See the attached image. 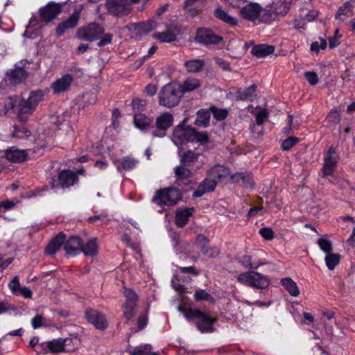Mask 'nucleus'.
I'll return each instance as SVG.
<instances>
[{
	"instance_id": "obj_1",
	"label": "nucleus",
	"mask_w": 355,
	"mask_h": 355,
	"mask_svg": "<svg viewBox=\"0 0 355 355\" xmlns=\"http://www.w3.org/2000/svg\"><path fill=\"white\" fill-rule=\"evenodd\" d=\"M104 32L105 28L101 24L92 22L79 28L76 32V37L87 42H94L101 39L98 46L102 47L110 44L112 40V35L104 34Z\"/></svg>"
},
{
	"instance_id": "obj_2",
	"label": "nucleus",
	"mask_w": 355,
	"mask_h": 355,
	"mask_svg": "<svg viewBox=\"0 0 355 355\" xmlns=\"http://www.w3.org/2000/svg\"><path fill=\"white\" fill-rule=\"evenodd\" d=\"M178 311L182 312L184 317L188 320L196 319V327L202 333H211L214 331V324L216 322V318L209 314L200 311L197 309H188L183 310L180 306Z\"/></svg>"
},
{
	"instance_id": "obj_3",
	"label": "nucleus",
	"mask_w": 355,
	"mask_h": 355,
	"mask_svg": "<svg viewBox=\"0 0 355 355\" xmlns=\"http://www.w3.org/2000/svg\"><path fill=\"white\" fill-rule=\"evenodd\" d=\"M182 97V94L178 85L166 84L159 92V104L167 108L173 107L178 105Z\"/></svg>"
},
{
	"instance_id": "obj_4",
	"label": "nucleus",
	"mask_w": 355,
	"mask_h": 355,
	"mask_svg": "<svg viewBox=\"0 0 355 355\" xmlns=\"http://www.w3.org/2000/svg\"><path fill=\"white\" fill-rule=\"evenodd\" d=\"M237 281L243 285L257 289H265L270 285L267 276L254 270L241 273L237 277Z\"/></svg>"
},
{
	"instance_id": "obj_5",
	"label": "nucleus",
	"mask_w": 355,
	"mask_h": 355,
	"mask_svg": "<svg viewBox=\"0 0 355 355\" xmlns=\"http://www.w3.org/2000/svg\"><path fill=\"white\" fill-rule=\"evenodd\" d=\"M44 93L41 90L33 91L27 99H21L18 104V117L24 119V115H31L35 110L39 103L43 101Z\"/></svg>"
},
{
	"instance_id": "obj_6",
	"label": "nucleus",
	"mask_w": 355,
	"mask_h": 355,
	"mask_svg": "<svg viewBox=\"0 0 355 355\" xmlns=\"http://www.w3.org/2000/svg\"><path fill=\"white\" fill-rule=\"evenodd\" d=\"M181 198L180 191L175 188H168L156 192L153 201L157 205L171 206Z\"/></svg>"
},
{
	"instance_id": "obj_7",
	"label": "nucleus",
	"mask_w": 355,
	"mask_h": 355,
	"mask_svg": "<svg viewBox=\"0 0 355 355\" xmlns=\"http://www.w3.org/2000/svg\"><path fill=\"white\" fill-rule=\"evenodd\" d=\"M174 121L173 115L168 112L160 113L155 120L154 130L152 132L153 137H164L166 135L167 130L173 125Z\"/></svg>"
},
{
	"instance_id": "obj_8",
	"label": "nucleus",
	"mask_w": 355,
	"mask_h": 355,
	"mask_svg": "<svg viewBox=\"0 0 355 355\" xmlns=\"http://www.w3.org/2000/svg\"><path fill=\"white\" fill-rule=\"evenodd\" d=\"M324 162L321 171L323 176L333 175L339 160V155L333 146L324 153Z\"/></svg>"
},
{
	"instance_id": "obj_9",
	"label": "nucleus",
	"mask_w": 355,
	"mask_h": 355,
	"mask_svg": "<svg viewBox=\"0 0 355 355\" xmlns=\"http://www.w3.org/2000/svg\"><path fill=\"white\" fill-rule=\"evenodd\" d=\"M123 295L125 301L123 306V315L127 320H131L135 315L139 297L132 289L124 288Z\"/></svg>"
},
{
	"instance_id": "obj_10",
	"label": "nucleus",
	"mask_w": 355,
	"mask_h": 355,
	"mask_svg": "<svg viewBox=\"0 0 355 355\" xmlns=\"http://www.w3.org/2000/svg\"><path fill=\"white\" fill-rule=\"evenodd\" d=\"M83 9L84 6L83 4L76 6L69 17L58 24L55 30V35L58 37H60L67 31L75 28L78 25L80 18V14Z\"/></svg>"
},
{
	"instance_id": "obj_11",
	"label": "nucleus",
	"mask_w": 355,
	"mask_h": 355,
	"mask_svg": "<svg viewBox=\"0 0 355 355\" xmlns=\"http://www.w3.org/2000/svg\"><path fill=\"white\" fill-rule=\"evenodd\" d=\"M83 9L84 6L83 4L76 6L69 17L58 24L55 30V35L58 37H60L67 31L75 28L78 25L80 18V14Z\"/></svg>"
},
{
	"instance_id": "obj_12",
	"label": "nucleus",
	"mask_w": 355,
	"mask_h": 355,
	"mask_svg": "<svg viewBox=\"0 0 355 355\" xmlns=\"http://www.w3.org/2000/svg\"><path fill=\"white\" fill-rule=\"evenodd\" d=\"M105 6L107 12L116 17L127 15L131 11L128 0H106Z\"/></svg>"
},
{
	"instance_id": "obj_13",
	"label": "nucleus",
	"mask_w": 355,
	"mask_h": 355,
	"mask_svg": "<svg viewBox=\"0 0 355 355\" xmlns=\"http://www.w3.org/2000/svg\"><path fill=\"white\" fill-rule=\"evenodd\" d=\"M66 2L55 3L53 1L48 3L44 7L40 9V14L42 20L47 23L60 15Z\"/></svg>"
},
{
	"instance_id": "obj_14",
	"label": "nucleus",
	"mask_w": 355,
	"mask_h": 355,
	"mask_svg": "<svg viewBox=\"0 0 355 355\" xmlns=\"http://www.w3.org/2000/svg\"><path fill=\"white\" fill-rule=\"evenodd\" d=\"M184 119L181 123L177 125L173 130L172 140L176 146H181L185 142H189L192 127L184 125Z\"/></svg>"
},
{
	"instance_id": "obj_15",
	"label": "nucleus",
	"mask_w": 355,
	"mask_h": 355,
	"mask_svg": "<svg viewBox=\"0 0 355 355\" xmlns=\"http://www.w3.org/2000/svg\"><path fill=\"white\" fill-rule=\"evenodd\" d=\"M58 184L53 183L52 187H60L62 189L73 186L78 180L76 174L70 170H63L58 173Z\"/></svg>"
},
{
	"instance_id": "obj_16",
	"label": "nucleus",
	"mask_w": 355,
	"mask_h": 355,
	"mask_svg": "<svg viewBox=\"0 0 355 355\" xmlns=\"http://www.w3.org/2000/svg\"><path fill=\"white\" fill-rule=\"evenodd\" d=\"M157 28V24L153 21L147 22L132 24L130 26V30L132 31V37L139 39L141 36L148 34L149 32Z\"/></svg>"
},
{
	"instance_id": "obj_17",
	"label": "nucleus",
	"mask_w": 355,
	"mask_h": 355,
	"mask_svg": "<svg viewBox=\"0 0 355 355\" xmlns=\"http://www.w3.org/2000/svg\"><path fill=\"white\" fill-rule=\"evenodd\" d=\"M85 318L98 329L103 330L107 326L105 315L101 314L97 311L93 309H87L85 311Z\"/></svg>"
},
{
	"instance_id": "obj_18",
	"label": "nucleus",
	"mask_w": 355,
	"mask_h": 355,
	"mask_svg": "<svg viewBox=\"0 0 355 355\" xmlns=\"http://www.w3.org/2000/svg\"><path fill=\"white\" fill-rule=\"evenodd\" d=\"M8 287L11 293L17 296H22L26 299H30L33 296L31 289L26 286H21L18 275L15 276L11 279L8 284Z\"/></svg>"
},
{
	"instance_id": "obj_19",
	"label": "nucleus",
	"mask_w": 355,
	"mask_h": 355,
	"mask_svg": "<svg viewBox=\"0 0 355 355\" xmlns=\"http://www.w3.org/2000/svg\"><path fill=\"white\" fill-rule=\"evenodd\" d=\"M261 12V8L257 3H248L243 6L241 10L240 14L245 19L249 21H254L259 18Z\"/></svg>"
},
{
	"instance_id": "obj_20",
	"label": "nucleus",
	"mask_w": 355,
	"mask_h": 355,
	"mask_svg": "<svg viewBox=\"0 0 355 355\" xmlns=\"http://www.w3.org/2000/svg\"><path fill=\"white\" fill-rule=\"evenodd\" d=\"M73 81V78L71 75L65 74L52 83L51 89L56 94L64 92L69 89Z\"/></svg>"
},
{
	"instance_id": "obj_21",
	"label": "nucleus",
	"mask_w": 355,
	"mask_h": 355,
	"mask_svg": "<svg viewBox=\"0 0 355 355\" xmlns=\"http://www.w3.org/2000/svg\"><path fill=\"white\" fill-rule=\"evenodd\" d=\"M221 40V37L207 29L198 30L196 36L197 42L205 44H218Z\"/></svg>"
},
{
	"instance_id": "obj_22",
	"label": "nucleus",
	"mask_w": 355,
	"mask_h": 355,
	"mask_svg": "<svg viewBox=\"0 0 355 355\" xmlns=\"http://www.w3.org/2000/svg\"><path fill=\"white\" fill-rule=\"evenodd\" d=\"M216 184V181L208 176L199 184L197 189L193 192V196L198 198L207 192L213 191L215 189Z\"/></svg>"
},
{
	"instance_id": "obj_23",
	"label": "nucleus",
	"mask_w": 355,
	"mask_h": 355,
	"mask_svg": "<svg viewBox=\"0 0 355 355\" xmlns=\"http://www.w3.org/2000/svg\"><path fill=\"white\" fill-rule=\"evenodd\" d=\"M133 122L135 126L142 132H147L153 127L151 118L144 113L135 114Z\"/></svg>"
},
{
	"instance_id": "obj_24",
	"label": "nucleus",
	"mask_w": 355,
	"mask_h": 355,
	"mask_svg": "<svg viewBox=\"0 0 355 355\" xmlns=\"http://www.w3.org/2000/svg\"><path fill=\"white\" fill-rule=\"evenodd\" d=\"M230 175V169L225 166L220 164L214 166L208 172V176L215 180L216 182L229 177Z\"/></svg>"
},
{
	"instance_id": "obj_25",
	"label": "nucleus",
	"mask_w": 355,
	"mask_h": 355,
	"mask_svg": "<svg viewBox=\"0 0 355 355\" xmlns=\"http://www.w3.org/2000/svg\"><path fill=\"white\" fill-rule=\"evenodd\" d=\"M82 242L78 236L70 237L64 245V250L69 255L75 256L80 253Z\"/></svg>"
},
{
	"instance_id": "obj_26",
	"label": "nucleus",
	"mask_w": 355,
	"mask_h": 355,
	"mask_svg": "<svg viewBox=\"0 0 355 355\" xmlns=\"http://www.w3.org/2000/svg\"><path fill=\"white\" fill-rule=\"evenodd\" d=\"M5 155L6 159L12 162H24L27 157L26 150H19L15 147H10L6 150Z\"/></svg>"
},
{
	"instance_id": "obj_27",
	"label": "nucleus",
	"mask_w": 355,
	"mask_h": 355,
	"mask_svg": "<svg viewBox=\"0 0 355 355\" xmlns=\"http://www.w3.org/2000/svg\"><path fill=\"white\" fill-rule=\"evenodd\" d=\"M187 71L189 73H197L201 72L205 67V62L202 59H189L184 62Z\"/></svg>"
},
{
	"instance_id": "obj_28",
	"label": "nucleus",
	"mask_w": 355,
	"mask_h": 355,
	"mask_svg": "<svg viewBox=\"0 0 355 355\" xmlns=\"http://www.w3.org/2000/svg\"><path fill=\"white\" fill-rule=\"evenodd\" d=\"M40 347L45 352H51L53 353H58L64 352L62 338L42 343Z\"/></svg>"
},
{
	"instance_id": "obj_29",
	"label": "nucleus",
	"mask_w": 355,
	"mask_h": 355,
	"mask_svg": "<svg viewBox=\"0 0 355 355\" xmlns=\"http://www.w3.org/2000/svg\"><path fill=\"white\" fill-rule=\"evenodd\" d=\"M193 212V208H180L176 211L175 223L178 226L182 227L188 222Z\"/></svg>"
},
{
	"instance_id": "obj_30",
	"label": "nucleus",
	"mask_w": 355,
	"mask_h": 355,
	"mask_svg": "<svg viewBox=\"0 0 355 355\" xmlns=\"http://www.w3.org/2000/svg\"><path fill=\"white\" fill-rule=\"evenodd\" d=\"M291 0H272L271 10L277 15H284L290 9Z\"/></svg>"
},
{
	"instance_id": "obj_31",
	"label": "nucleus",
	"mask_w": 355,
	"mask_h": 355,
	"mask_svg": "<svg viewBox=\"0 0 355 355\" xmlns=\"http://www.w3.org/2000/svg\"><path fill=\"white\" fill-rule=\"evenodd\" d=\"M200 86V80L193 77L187 78L180 85H178L182 94L193 92L199 88Z\"/></svg>"
},
{
	"instance_id": "obj_32",
	"label": "nucleus",
	"mask_w": 355,
	"mask_h": 355,
	"mask_svg": "<svg viewBox=\"0 0 355 355\" xmlns=\"http://www.w3.org/2000/svg\"><path fill=\"white\" fill-rule=\"evenodd\" d=\"M27 77V73L22 67H15L8 75L10 81L13 84H18L25 80Z\"/></svg>"
},
{
	"instance_id": "obj_33",
	"label": "nucleus",
	"mask_w": 355,
	"mask_h": 355,
	"mask_svg": "<svg viewBox=\"0 0 355 355\" xmlns=\"http://www.w3.org/2000/svg\"><path fill=\"white\" fill-rule=\"evenodd\" d=\"M275 51V47L272 45L267 44H259L254 46L251 53L253 55L257 58H264L267 55H269L273 53Z\"/></svg>"
},
{
	"instance_id": "obj_34",
	"label": "nucleus",
	"mask_w": 355,
	"mask_h": 355,
	"mask_svg": "<svg viewBox=\"0 0 355 355\" xmlns=\"http://www.w3.org/2000/svg\"><path fill=\"white\" fill-rule=\"evenodd\" d=\"M138 163V160L130 157H123L121 162H114V164L116 165V168L119 171H121V170H132L137 166Z\"/></svg>"
},
{
	"instance_id": "obj_35",
	"label": "nucleus",
	"mask_w": 355,
	"mask_h": 355,
	"mask_svg": "<svg viewBox=\"0 0 355 355\" xmlns=\"http://www.w3.org/2000/svg\"><path fill=\"white\" fill-rule=\"evenodd\" d=\"M256 88L255 85H252L245 89L239 90L236 95L237 98L241 101H252L257 96Z\"/></svg>"
},
{
	"instance_id": "obj_36",
	"label": "nucleus",
	"mask_w": 355,
	"mask_h": 355,
	"mask_svg": "<svg viewBox=\"0 0 355 355\" xmlns=\"http://www.w3.org/2000/svg\"><path fill=\"white\" fill-rule=\"evenodd\" d=\"M354 3L352 1H346L342 5L336 14V19L343 21L346 17H349L353 15Z\"/></svg>"
},
{
	"instance_id": "obj_37",
	"label": "nucleus",
	"mask_w": 355,
	"mask_h": 355,
	"mask_svg": "<svg viewBox=\"0 0 355 355\" xmlns=\"http://www.w3.org/2000/svg\"><path fill=\"white\" fill-rule=\"evenodd\" d=\"M43 26L42 22L40 21L35 17H33L29 20V24L26 27V30L23 33V37L33 39L35 37V34L32 33V29L39 30Z\"/></svg>"
},
{
	"instance_id": "obj_38",
	"label": "nucleus",
	"mask_w": 355,
	"mask_h": 355,
	"mask_svg": "<svg viewBox=\"0 0 355 355\" xmlns=\"http://www.w3.org/2000/svg\"><path fill=\"white\" fill-rule=\"evenodd\" d=\"M200 153L194 150H187L182 155L180 162L184 166H191L198 161Z\"/></svg>"
},
{
	"instance_id": "obj_39",
	"label": "nucleus",
	"mask_w": 355,
	"mask_h": 355,
	"mask_svg": "<svg viewBox=\"0 0 355 355\" xmlns=\"http://www.w3.org/2000/svg\"><path fill=\"white\" fill-rule=\"evenodd\" d=\"M209 140V135L206 132H198L194 128H192L189 142L204 145L208 143Z\"/></svg>"
},
{
	"instance_id": "obj_40",
	"label": "nucleus",
	"mask_w": 355,
	"mask_h": 355,
	"mask_svg": "<svg viewBox=\"0 0 355 355\" xmlns=\"http://www.w3.org/2000/svg\"><path fill=\"white\" fill-rule=\"evenodd\" d=\"M96 239L92 238L85 244H81L80 252H83L86 256H94L97 252Z\"/></svg>"
},
{
	"instance_id": "obj_41",
	"label": "nucleus",
	"mask_w": 355,
	"mask_h": 355,
	"mask_svg": "<svg viewBox=\"0 0 355 355\" xmlns=\"http://www.w3.org/2000/svg\"><path fill=\"white\" fill-rule=\"evenodd\" d=\"M282 284L291 295L297 297L300 294L299 288L296 283L290 277H286L281 280Z\"/></svg>"
},
{
	"instance_id": "obj_42",
	"label": "nucleus",
	"mask_w": 355,
	"mask_h": 355,
	"mask_svg": "<svg viewBox=\"0 0 355 355\" xmlns=\"http://www.w3.org/2000/svg\"><path fill=\"white\" fill-rule=\"evenodd\" d=\"M206 0H186L185 6L187 11L191 17L197 15L198 10V8L203 6Z\"/></svg>"
},
{
	"instance_id": "obj_43",
	"label": "nucleus",
	"mask_w": 355,
	"mask_h": 355,
	"mask_svg": "<svg viewBox=\"0 0 355 355\" xmlns=\"http://www.w3.org/2000/svg\"><path fill=\"white\" fill-rule=\"evenodd\" d=\"M215 16L223 21L224 22L234 26L237 24V19L229 15L227 12H225L222 8H218L214 11Z\"/></svg>"
},
{
	"instance_id": "obj_44",
	"label": "nucleus",
	"mask_w": 355,
	"mask_h": 355,
	"mask_svg": "<svg viewBox=\"0 0 355 355\" xmlns=\"http://www.w3.org/2000/svg\"><path fill=\"white\" fill-rule=\"evenodd\" d=\"M210 113L209 112L200 110L198 111L195 124L198 126L207 127L209 124Z\"/></svg>"
},
{
	"instance_id": "obj_45",
	"label": "nucleus",
	"mask_w": 355,
	"mask_h": 355,
	"mask_svg": "<svg viewBox=\"0 0 355 355\" xmlns=\"http://www.w3.org/2000/svg\"><path fill=\"white\" fill-rule=\"evenodd\" d=\"M231 178L236 180L238 182L245 187H252L254 184V181L250 174L248 173H239L232 175Z\"/></svg>"
},
{
	"instance_id": "obj_46",
	"label": "nucleus",
	"mask_w": 355,
	"mask_h": 355,
	"mask_svg": "<svg viewBox=\"0 0 355 355\" xmlns=\"http://www.w3.org/2000/svg\"><path fill=\"white\" fill-rule=\"evenodd\" d=\"M13 132L11 134V137L19 139H27L29 137L31 132L30 131L22 125H15L13 126Z\"/></svg>"
},
{
	"instance_id": "obj_47",
	"label": "nucleus",
	"mask_w": 355,
	"mask_h": 355,
	"mask_svg": "<svg viewBox=\"0 0 355 355\" xmlns=\"http://www.w3.org/2000/svg\"><path fill=\"white\" fill-rule=\"evenodd\" d=\"M187 167V166L181 164L180 166H178L175 168V176L178 181H183L184 180H187L191 176V171Z\"/></svg>"
},
{
	"instance_id": "obj_48",
	"label": "nucleus",
	"mask_w": 355,
	"mask_h": 355,
	"mask_svg": "<svg viewBox=\"0 0 355 355\" xmlns=\"http://www.w3.org/2000/svg\"><path fill=\"white\" fill-rule=\"evenodd\" d=\"M325 263L329 270H332L339 263L340 257L338 254L329 252L326 254Z\"/></svg>"
},
{
	"instance_id": "obj_49",
	"label": "nucleus",
	"mask_w": 355,
	"mask_h": 355,
	"mask_svg": "<svg viewBox=\"0 0 355 355\" xmlns=\"http://www.w3.org/2000/svg\"><path fill=\"white\" fill-rule=\"evenodd\" d=\"M132 111L135 114H143L142 112L146 110V102L141 99H135L131 103Z\"/></svg>"
},
{
	"instance_id": "obj_50",
	"label": "nucleus",
	"mask_w": 355,
	"mask_h": 355,
	"mask_svg": "<svg viewBox=\"0 0 355 355\" xmlns=\"http://www.w3.org/2000/svg\"><path fill=\"white\" fill-rule=\"evenodd\" d=\"M154 37L162 42H171L175 40V35L171 31H167L154 35Z\"/></svg>"
},
{
	"instance_id": "obj_51",
	"label": "nucleus",
	"mask_w": 355,
	"mask_h": 355,
	"mask_svg": "<svg viewBox=\"0 0 355 355\" xmlns=\"http://www.w3.org/2000/svg\"><path fill=\"white\" fill-rule=\"evenodd\" d=\"M317 244L318 245L320 249L325 254L331 252L333 250L332 243L331 241L327 239L320 238L317 241Z\"/></svg>"
},
{
	"instance_id": "obj_52",
	"label": "nucleus",
	"mask_w": 355,
	"mask_h": 355,
	"mask_svg": "<svg viewBox=\"0 0 355 355\" xmlns=\"http://www.w3.org/2000/svg\"><path fill=\"white\" fill-rule=\"evenodd\" d=\"M241 265L247 269H257L260 266H263V263H252V257L249 255H245L242 257L241 261Z\"/></svg>"
},
{
	"instance_id": "obj_53",
	"label": "nucleus",
	"mask_w": 355,
	"mask_h": 355,
	"mask_svg": "<svg viewBox=\"0 0 355 355\" xmlns=\"http://www.w3.org/2000/svg\"><path fill=\"white\" fill-rule=\"evenodd\" d=\"M77 339L72 338H67L62 339V345L64 352H71L75 349L77 344Z\"/></svg>"
},
{
	"instance_id": "obj_54",
	"label": "nucleus",
	"mask_w": 355,
	"mask_h": 355,
	"mask_svg": "<svg viewBox=\"0 0 355 355\" xmlns=\"http://www.w3.org/2000/svg\"><path fill=\"white\" fill-rule=\"evenodd\" d=\"M196 244L197 248L201 251L202 253L209 247L208 240L203 235H198L197 236Z\"/></svg>"
},
{
	"instance_id": "obj_55",
	"label": "nucleus",
	"mask_w": 355,
	"mask_h": 355,
	"mask_svg": "<svg viewBox=\"0 0 355 355\" xmlns=\"http://www.w3.org/2000/svg\"><path fill=\"white\" fill-rule=\"evenodd\" d=\"M211 111L214 117L218 121L224 120L227 116V111L225 109L211 107Z\"/></svg>"
},
{
	"instance_id": "obj_56",
	"label": "nucleus",
	"mask_w": 355,
	"mask_h": 355,
	"mask_svg": "<svg viewBox=\"0 0 355 355\" xmlns=\"http://www.w3.org/2000/svg\"><path fill=\"white\" fill-rule=\"evenodd\" d=\"M194 297L196 301L212 300V297L206 291L202 289L197 290L195 293Z\"/></svg>"
},
{
	"instance_id": "obj_57",
	"label": "nucleus",
	"mask_w": 355,
	"mask_h": 355,
	"mask_svg": "<svg viewBox=\"0 0 355 355\" xmlns=\"http://www.w3.org/2000/svg\"><path fill=\"white\" fill-rule=\"evenodd\" d=\"M148 349H151L150 345H141L134 348L130 352V355H146Z\"/></svg>"
},
{
	"instance_id": "obj_58",
	"label": "nucleus",
	"mask_w": 355,
	"mask_h": 355,
	"mask_svg": "<svg viewBox=\"0 0 355 355\" xmlns=\"http://www.w3.org/2000/svg\"><path fill=\"white\" fill-rule=\"evenodd\" d=\"M299 141V139L294 137H290L285 139L282 144V148L284 150H290L293 146H295Z\"/></svg>"
},
{
	"instance_id": "obj_59",
	"label": "nucleus",
	"mask_w": 355,
	"mask_h": 355,
	"mask_svg": "<svg viewBox=\"0 0 355 355\" xmlns=\"http://www.w3.org/2000/svg\"><path fill=\"white\" fill-rule=\"evenodd\" d=\"M327 47L325 40L320 39V41L314 42L311 45V50L315 52H319L320 50H324Z\"/></svg>"
},
{
	"instance_id": "obj_60",
	"label": "nucleus",
	"mask_w": 355,
	"mask_h": 355,
	"mask_svg": "<svg viewBox=\"0 0 355 355\" xmlns=\"http://www.w3.org/2000/svg\"><path fill=\"white\" fill-rule=\"evenodd\" d=\"M304 76L308 83L311 85H315L318 83V77L316 73L313 71H306L304 73Z\"/></svg>"
},
{
	"instance_id": "obj_61",
	"label": "nucleus",
	"mask_w": 355,
	"mask_h": 355,
	"mask_svg": "<svg viewBox=\"0 0 355 355\" xmlns=\"http://www.w3.org/2000/svg\"><path fill=\"white\" fill-rule=\"evenodd\" d=\"M44 318L41 315H36L31 320V325L33 329H38L44 325Z\"/></svg>"
},
{
	"instance_id": "obj_62",
	"label": "nucleus",
	"mask_w": 355,
	"mask_h": 355,
	"mask_svg": "<svg viewBox=\"0 0 355 355\" xmlns=\"http://www.w3.org/2000/svg\"><path fill=\"white\" fill-rule=\"evenodd\" d=\"M328 120L334 124H338L340 121L339 112L337 110H332L328 114Z\"/></svg>"
},
{
	"instance_id": "obj_63",
	"label": "nucleus",
	"mask_w": 355,
	"mask_h": 355,
	"mask_svg": "<svg viewBox=\"0 0 355 355\" xmlns=\"http://www.w3.org/2000/svg\"><path fill=\"white\" fill-rule=\"evenodd\" d=\"M259 234L266 240H272L274 238V232L269 227L260 229Z\"/></svg>"
},
{
	"instance_id": "obj_64",
	"label": "nucleus",
	"mask_w": 355,
	"mask_h": 355,
	"mask_svg": "<svg viewBox=\"0 0 355 355\" xmlns=\"http://www.w3.org/2000/svg\"><path fill=\"white\" fill-rule=\"evenodd\" d=\"M219 250L217 248L208 247L207 249H205V250H204L202 254L209 258H214L219 254Z\"/></svg>"
}]
</instances>
